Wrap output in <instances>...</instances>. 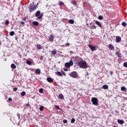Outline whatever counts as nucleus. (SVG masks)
I'll use <instances>...</instances> for the list:
<instances>
[{"label": "nucleus", "instance_id": "obj_1", "mask_svg": "<svg viewBox=\"0 0 127 127\" xmlns=\"http://www.w3.org/2000/svg\"><path fill=\"white\" fill-rule=\"evenodd\" d=\"M78 65L80 68H82V69H86L88 68V64H87V63L84 61H80L78 62Z\"/></svg>", "mask_w": 127, "mask_h": 127}, {"label": "nucleus", "instance_id": "obj_2", "mask_svg": "<svg viewBox=\"0 0 127 127\" xmlns=\"http://www.w3.org/2000/svg\"><path fill=\"white\" fill-rule=\"evenodd\" d=\"M35 16L37 17L38 19H41L43 17V14L41 13L40 10H38L35 13Z\"/></svg>", "mask_w": 127, "mask_h": 127}, {"label": "nucleus", "instance_id": "obj_3", "mask_svg": "<svg viewBox=\"0 0 127 127\" xmlns=\"http://www.w3.org/2000/svg\"><path fill=\"white\" fill-rule=\"evenodd\" d=\"M73 64H74V63H73L72 60H71L69 61L68 63H66L64 64V66L65 67V68H70L71 66H73Z\"/></svg>", "mask_w": 127, "mask_h": 127}, {"label": "nucleus", "instance_id": "obj_4", "mask_svg": "<svg viewBox=\"0 0 127 127\" xmlns=\"http://www.w3.org/2000/svg\"><path fill=\"white\" fill-rule=\"evenodd\" d=\"M36 8H37V5L34 4L30 5V8H29L30 12H32V11H34V10H35Z\"/></svg>", "mask_w": 127, "mask_h": 127}, {"label": "nucleus", "instance_id": "obj_5", "mask_svg": "<svg viewBox=\"0 0 127 127\" xmlns=\"http://www.w3.org/2000/svg\"><path fill=\"white\" fill-rule=\"evenodd\" d=\"M91 102L94 106H98L99 103L98 102V99L95 97H93L91 98Z\"/></svg>", "mask_w": 127, "mask_h": 127}, {"label": "nucleus", "instance_id": "obj_6", "mask_svg": "<svg viewBox=\"0 0 127 127\" xmlns=\"http://www.w3.org/2000/svg\"><path fill=\"white\" fill-rule=\"evenodd\" d=\"M69 76L72 78H78V73L76 71H73L70 73Z\"/></svg>", "mask_w": 127, "mask_h": 127}, {"label": "nucleus", "instance_id": "obj_7", "mask_svg": "<svg viewBox=\"0 0 127 127\" xmlns=\"http://www.w3.org/2000/svg\"><path fill=\"white\" fill-rule=\"evenodd\" d=\"M54 36L53 35H50L49 36V41L53 42L54 41Z\"/></svg>", "mask_w": 127, "mask_h": 127}, {"label": "nucleus", "instance_id": "obj_8", "mask_svg": "<svg viewBox=\"0 0 127 127\" xmlns=\"http://www.w3.org/2000/svg\"><path fill=\"white\" fill-rule=\"evenodd\" d=\"M88 47L91 49V51H95L96 50V47L94 46L89 45Z\"/></svg>", "mask_w": 127, "mask_h": 127}, {"label": "nucleus", "instance_id": "obj_9", "mask_svg": "<svg viewBox=\"0 0 127 127\" xmlns=\"http://www.w3.org/2000/svg\"><path fill=\"white\" fill-rule=\"evenodd\" d=\"M116 41L117 43H120V42L122 41V38H121L120 36L116 37Z\"/></svg>", "mask_w": 127, "mask_h": 127}, {"label": "nucleus", "instance_id": "obj_10", "mask_svg": "<svg viewBox=\"0 0 127 127\" xmlns=\"http://www.w3.org/2000/svg\"><path fill=\"white\" fill-rule=\"evenodd\" d=\"M40 73H41V71L40 70V69L39 68H37L35 70V74L36 75H40Z\"/></svg>", "mask_w": 127, "mask_h": 127}, {"label": "nucleus", "instance_id": "obj_11", "mask_svg": "<svg viewBox=\"0 0 127 127\" xmlns=\"http://www.w3.org/2000/svg\"><path fill=\"white\" fill-rule=\"evenodd\" d=\"M117 123H118V124H120V125H124V124H125V121H124V120H123L118 119L117 120Z\"/></svg>", "mask_w": 127, "mask_h": 127}, {"label": "nucleus", "instance_id": "obj_12", "mask_svg": "<svg viewBox=\"0 0 127 127\" xmlns=\"http://www.w3.org/2000/svg\"><path fill=\"white\" fill-rule=\"evenodd\" d=\"M95 24L98 25L99 27H100V28H103V27L102 26V24H101V23H100L99 21H96Z\"/></svg>", "mask_w": 127, "mask_h": 127}, {"label": "nucleus", "instance_id": "obj_13", "mask_svg": "<svg viewBox=\"0 0 127 127\" xmlns=\"http://www.w3.org/2000/svg\"><path fill=\"white\" fill-rule=\"evenodd\" d=\"M47 81L49 83H53V79H52L51 77H47Z\"/></svg>", "mask_w": 127, "mask_h": 127}, {"label": "nucleus", "instance_id": "obj_14", "mask_svg": "<svg viewBox=\"0 0 127 127\" xmlns=\"http://www.w3.org/2000/svg\"><path fill=\"white\" fill-rule=\"evenodd\" d=\"M108 48L110 49V50H114V49H115V47L110 44L108 45Z\"/></svg>", "mask_w": 127, "mask_h": 127}, {"label": "nucleus", "instance_id": "obj_15", "mask_svg": "<svg viewBox=\"0 0 127 127\" xmlns=\"http://www.w3.org/2000/svg\"><path fill=\"white\" fill-rule=\"evenodd\" d=\"M37 49L38 50H41L42 49V46L40 44H37Z\"/></svg>", "mask_w": 127, "mask_h": 127}, {"label": "nucleus", "instance_id": "obj_16", "mask_svg": "<svg viewBox=\"0 0 127 127\" xmlns=\"http://www.w3.org/2000/svg\"><path fill=\"white\" fill-rule=\"evenodd\" d=\"M115 54H116V55H117V56H118V57L119 58H122V56H121V54L120 53V52H119V51L116 52L115 53Z\"/></svg>", "mask_w": 127, "mask_h": 127}, {"label": "nucleus", "instance_id": "obj_17", "mask_svg": "<svg viewBox=\"0 0 127 127\" xmlns=\"http://www.w3.org/2000/svg\"><path fill=\"white\" fill-rule=\"evenodd\" d=\"M58 98L60 99V100H63L64 99V96H63L62 94H60L59 95Z\"/></svg>", "mask_w": 127, "mask_h": 127}, {"label": "nucleus", "instance_id": "obj_18", "mask_svg": "<svg viewBox=\"0 0 127 127\" xmlns=\"http://www.w3.org/2000/svg\"><path fill=\"white\" fill-rule=\"evenodd\" d=\"M32 23L35 26H38L39 25V23L37 21H33Z\"/></svg>", "mask_w": 127, "mask_h": 127}, {"label": "nucleus", "instance_id": "obj_19", "mask_svg": "<svg viewBox=\"0 0 127 127\" xmlns=\"http://www.w3.org/2000/svg\"><path fill=\"white\" fill-rule=\"evenodd\" d=\"M103 89H104V90H107L109 88V86L107 85H104L102 86Z\"/></svg>", "mask_w": 127, "mask_h": 127}, {"label": "nucleus", "instance_id": "obj_20", "mask_svg": "<svg viewBox=\"0 0 127 127\" xmlns=\"http://www.w3.org/2000/svg\"><path fill=\"white\" fill-rule=\"evenodd\" d=\"M11 68L12 69H15L16 68V65L14 64H11Z\"/></svg>", "mask_w": 127, "mask_h": 127}, {"label": "nucleus", "instance_id": "obj_21", "mask_svg": "<svg viewBox=\"0 0 127 127\" xmlns=\"http://www.w3.org/2000/svg\"><path fill=\"white\" fill-rule=\"evenodd\" d=\"M90 29H96L97 27L95 26V24L93 25L90 26Z\"/></svg>", "mask_w": 127, "mask_h": 127}, {"label": "nucleus", "instance_id": "obj_22", "mask_svg": "<svg viewBox=\"0 0 127 127\" xmlns=\"http://www.w3.org/2000/svg\"><path fill=\"white\" fill-rule=\"evenodd\" d=\"M68 22L69 23H70V24H73L74 21V20L73 19H69L68 20Z\"/></svg>", "mask_w": 127, "mask_h": 127}, {"label": "nucleus", "instance_id": "obj_23", "mask_svg": "<svg viewBox=\"0 0 127 127\" xmlns=\"http://www.w3.org/2000/svg\"><path fill=\"white\" fill-rule=\"evenodd\" d=\"M56 75H58V76H62V73L60 71H57L56 73Z\"/></svg>", "mask_w": 127, "mask_h": 127}, {"label": "nucleus", "instance_id": "obj_24", "mask_svg": "<svg viewBox=\"0 0 127 127\" xmlns=\"http://www.w3.org/2000/svg\"><path fill=\"white\" fill-rule=\"evenodd\" d=\"M59 5L60 6H63V5H64V2H63V1H60L59 3Z\"/></svg>", "mask_w": 127, "mask_h": 127}, {"label": "nucleus", "instance_id": "obj_25", "mask_svg": "<svg viewBox=\"0 0 127 127\" xmlns=\"http://www.w3.org/2000/svg\"><path fill=\"white\" fill-rule=\"evenodd\" d=\"M121 91H124V92H127V88L126 87H121Z\"/></svg>", "mask_w": 127, "mask_h": 127}, {"label": "nucleus", "instance_id": "obj_26", "mask_svg": "<svg viewBox=\"0 0 127 127\" xmlns=\"http://www.w3.org/2000/svg\"><path fill=\"white\" fill-rule=\"evenodd\" d=\"M71 3H72L73 5H77V1L76 0H72Z\"/></svg>", "mask_w": 127, "mask_h": 127}, {"label": "nucleus", "instance_id": "obj_27", "mask_svg": "<svg viewBox=\"0 0 127 127\" xmlns=\"http://www.w3.org/2000/svg\"><path fill=\"white\" fill-rule=\"evenodd\" d=\"M25 95H26V93L24 91H23L21 93V96L22 97H24V96H25Z\"/></svg>", "mask_w": 127, "mask_h": 127}, {"label": "nucleus", "instance_id": "obj_28", "mask_svg": "<svg viewBox=\"0 0 127 127\" xmlns=\"http://www.w3.org/2000/svg\"><path fill=\"white\" fill-rule=\"evenodd\" d=\"M9 35L10 36H13V35H14V31H11L9 33Z\"/></svg>", "mask_w": 127, "mask_h": 127}, {"label": "nucleus", "instance_id": "obj_29", "mask_svg": "<svg viewBox=\"0 0 127 127\" xmlns=\"http://www.w3.org/2000/svg\"><path fill=\"white\" fill-rule=\"evenodd\" d=\"M39 110L41 112H42V111H43V110H44V107H43V106L40 107Z\"/></svg>", "mask_w": 127, "mask_h": 127}, {"label": "nucleus", "instance_id": "obj_30", "mask_svg": "<svg viewBox=\"0 0 127 127\" xmlns=\"http://www.w3.org/2000/svg\"><path fill=\"white\" fill-rule=\"evenodd\" d=\"M26 64L28 65H31V64H32L31 62L30 61H26Z\"/></svg>", "mask_w": 127, "mask_h": 127}, {"label": "nucleus", "instance_id": "obj_31", "mask_svg": "<svg viewBox=\"0 0 127 127\" xmlns=\"http://www.w3.org/2000/svg\"><path fill=\"white\" fill-rule=\"evenodd\" d=\"M122 25L123 26H124V27H127V23L125 22H122Z\"/></svg>", "mask_w": 127, "mask_h": 127}, {"label": "nucleus", "instance_id": "obj_32", "mask_svg": "<svg viewBox=\"0 0 127 127\" xmlns=\"http://www.w3.org/2000/svg\"><path fill=\"white\" fill-rule=\"evenodd\" d=\"M39 92L40 93V94H42V93H43V88H40L39 90Z\"/></svg>", "mask_w": 127, "mask_h": 127}, {"label": "nucleus", "instance_id": "obj_33", "mask_svg": "<svg viewBox=\"0 0 127 127\" xmlns=\"http://www.w3.org/2000/svg\"><path fill=\"white\" fill-rule=\"evenodd\" d=\"M56 53L57 52H56V51L55 50H53L52 51V54H53V55H56Z\"/></svg>", "mask_w": 127, "mask_h": 127}, {"label": "nucleus", "instance_id": "obj_34", "mask_svg": "<svg viewBox=\"0 0 127 127\" xmlns=\"http://www.w3.org/2000/svg\"><path fill=\"white\" fill-rule=\"evenodd\" d=\"M98 19H99V20H102L103 19V16H102V15L99 16Z\"/></svg>", "mask_w": 127, "mask_h": 127}, {"label": "nucleus", "instance_id": "obj_35", "mask_svg": "<svg viewBox=\"0 0 127 127\" xmlns=\"http://www.w3.org/2000/svg\"><path fill=\"white\" fill-rule=\"evenodd\" d=\"M9 23V22L8 21V20H6V21L5 22V24L6 25H8Z\"/></svg>", "mask_w": 127, "mask_h": 127}, {"label": "nucleus", "instance_id": "obj_36", "mask_svg": "<svg viewBox=\"0 0 127 127\" xmlns=\"http://www.w3.org/2000/svg\"><path fill=\"white\" fill-rule=\"evenodd\" d=\"M74 123H75V119H74V118H72L71 120V123L74 124Z\"/></svg>", "mask_w": 127, "mask_h": 127}, {"label": "nucleus", "instance_id": "obj_37", "mask_svg": "<svg viewBox=\"0 0 127 127\" xmlns=\"http://www.w3.org/2000/svg\"><path fill=\"white\" fill-rule=\"evenodd\" d=\"M55 107L58 110H60V108H59V106H58V105H55Z\"/></svg>", "mask_w": 127, "mask_h": 127}, {"label": "nucleus", "instance_id": "obj_38", "mask_svg": "<svg viewBox=\"0 0 127 127\" xmlns=\"http://www.w3.org/2000/svg\"><path fill=\"white\" fill-rule=\"evenodd\" d=\"M13 90L14 92H16V91H17V87L14 88H13Z\"/></svg>", "mask_w": 127, "mask_h": 127}, {"label": "nucleus", "instance_id": "obj_39", "mask_svg": "<svg viewBox=\"0 0 127 127\" xmlns=\"http://www.w3.org/2000/svg\"><path fill=\"white\" fill-rule=\"evenodd\" d=\"M124 67H127V63H124Z\"/></svg>", "mask_w": 127, "mask_h": 127}, {"label": "nucleus", "instance_id": "obj_40", "mask_svg": "<svg viewBox=\"0 0 127 127\" xmlns=\"http://www.w3.org/2000/svg\"><path fill=\"white\" fill-rule=\"evenodd\" d=\"M63 123H64V124H67V120H63Z\"/></svg>", "mask_w": 127, "mask_h": 127}, {"label": "nucleus", "instance_id": "obj_41", "mask_svg": "<svg viewBox=\"0 0 127 127\" xmlns=\"http://www.w3.org/2000/svg\"><path fill=\"white\" fill-rule=\"evenodd\" d=\"M17 116L18 117V119L19 120V119H20V115H19V114H17Z\"/></svg>", "mask_w": 127, "mask_h": 127}, {"label": "nucleus", "instance_id": "obj_42", "mask_svg": "<svg viewBox=\"0 0 127 127\" xmlns=\"http://www.w3.org/2000/svg\"><path fill=\"white\" fill-rule=\"evenodd\" d=\"M8 101H9V102H11V101H12V99H11V98H9Z\"/></svg>", "mask_w": 127, "mask_h": 127}, {"label": "nucleus", "instance_id": "obj_43", "mask_svg": "<svg viewBox=\"0 0 127 127\" xmlns=\"http://www.w3.org/2000/svg\"><path fill=\"white\" fill-rule=\"evenodd\" d=\"M64 71H65V72H67V71H68V68H64Z\"/></svg>", "mask_w": 127, "mask_h": 127}, {"label": "nucleus", "instance_id": "obj_44", "mask_svg": "<svg viewBox=\"0 0 127 127\" xmlns=\"http://www.w3.org/2000/svg\"><path fill=\"white\" fill-rule=\"evenodd\" d=\"M66 46H70V44L69 43H67L66 44Z\"/></svg>", "mask_w": 127, "mask_h": 127}, {"label": "nucleus", "instance_id": "obj_45", "mask_svg": "<svg viewBox=\"0 0 127 127\" xmlns=\"http://www.w3.org/2000/svg\"><path fill=\"white\" fill-rule=\"evenodd\" d=\"M21 24H23V25H24V24H25L24 22V21L21 22Z\"/></svg>", "mask_w": 127, "mask_h": 127}, {"label": "nucleus", "instance_id": "obj_46", "mask_svg": "<svg viewBox=\"0 0 127 127\" xmlns=\"http://www.w3.org/2000/svg\"><path fill=\"white\" fill-rule=\"evenodd\" d=\"M63 74L64 75V76H66V73H65V72H63Z\"/></svg>", "mask_w": 127, "mask_h": 127}, {"label": "nucleus", "instance_id": "obj_47", "mask_svg": "<svg viewBox=\"0 0 127 127\" xmlns=\"http://www.w3.org/2000/svg\"><path fill=\"white\" fill-rule=\"evenodd\" d=\"M26 106H27V107H29V106H30V105H29V103H28V104H27L26 105Z\"/></svg>", "mask_w": 127, "mask_h": 127}, {"label": "nucleus", "instance_id": "obj_48", "mask_svg": "<svg viewBox=\"0 0 127 127\" xmlns=\"http://www.w3.org/2000/svg\"><path fill=\"white\" fill-rule=\"evenodd\" d=\"M110 73L111 75H113V73L114 72H113V71H111L110 72Z\"/></svg>", "mask_w": 127, "mask_h": 127}, {"label": "nucleus", "instance_id": "obj_49", "mask_svg": "<svg viewBox=\"0 0 127 127\" xmlns=\"http://www.w3.org/2000/svg\"><path fill=\"white\" fill-rule=\"evenodd\" d=\"M23 20H24V21H25V20H26V18H23Z\"/></svg>", "mask_w": 127, "mask_h": 127}, {"label": "nucleus", "instance_id": "obj_50", "mask_svg": "<svg viewBox=\"0 0 127 127\" xmlns=\"http://www.w3.org/2000/svg\"><path fill=\"white\" fill-rule=\"evenodd\" d=\"M86 74H87V76H89V73L86 72Z\"/></svg>", "mask_w": 127, "mask_h": 127}, {"label": "nucleus", "instance_id": "obj_51", "mask_svg": "<svg viewBox=\"0 0 127 127\" xmlns=\"http://www.w3.org/2000/svg\"><path fill=\"white\" fill-rule=\"evenodd\" d=\"M90 25H92V24H93V23H90Z\"/></svg>", "mask_w": 127, "mask_h": 127}, {"label": "nucleus", "instance_id": "obj_52", "mask_svg": "<svg viewBox=\"0 0 127 127\" xmlns=\"http://www.w3.org/2000/svg\"><path fill=\"white\" fill-rule=\"evenodd\" d=\"M113 127H117V126H114Z\"/></svg>", "mask_w": 127, "mask_h": 127}]
</instances>
